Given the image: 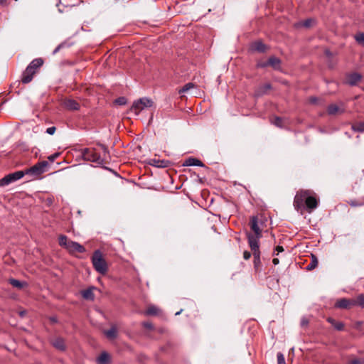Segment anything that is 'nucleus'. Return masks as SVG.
Wrapping results in <instances>:
<instances>
[{"label": "nucleus", "mask_w": 364, "mask_h": 364, "mask_svg": "<svg viewBox=\"0 0 364 364\" xmlns=\"http://www.w3.org/2000/svg\"><path fill=\"white\" fill-rule=\"evenodd\" d=\"M251 255H251L250 252H249V251H247V250H245V251H244V252H243V258H244V259H245V260H248L249 259H250Z\"/></svg>", "instance_id": "obj_46"}, {"label": "nucleus", "mask_w": 364, "mask_h": 364, "mask_svg": "<svg viewBox=\"0 0 364 364\" xmlns=\"http://www.w3.org/2000/svg\"><path fill=\"white\" fill-rule=\"evenodd\" d=\"M251 230L254 232L253 235H262V230L258 225V218L257 216H252L250 222Z\"/></svg>", "instance_id": "obj_15"}, {"label": "nucleus", "mask_w": 364, "mask_h": 364, "mask_svg": "<svg viewBox=\"0 0 364 364\" xmlns=\"http://www.w3.org/2000/svg\"><path fill=\"white\" fill-rule=\"evenodd\" d=\"M50 321L52 322V323H57L58 322V319L56 317H50Z\"/></svg>", "instance_id": "obj_51"}, {"label": "nucleus", "mask_w": 364, "mask_h": 364, "mask_svg": "<svg viewBox=\"0 0 364 364\" xmlns=\"http://www.w3.org/2000/svg\"><path fill=\"white\" fill-rule=\"evenodd\" d=\"M356 42L364 46V33H358L355 36Z\"/></svg>", "instance_id": "obj_34"}, {"label": "nucleus", "mask_w": 364, "mask_h": 364, "mask_svg": "<svg viewBox=\"0 0 364 364\" xmlns=\"http://www.w3.org/2000/svg\"><path fill=\"white\" fill-rule=\"evenodd\" d=\"M59 245L65 249L70 255H74L76 252L84 253L86 250L80 243L70 240L66 235H60L58 237Z\"/></svg>", "instance_id": "obj_1"}, {"label": "nucleus", "mask_w": 364, "mask_h": 364, "mask_svg": "<svg viewBox=\"0 0 364 364\" xmlns=\"http://www.w3.org/2000/svg\"><path fill=\"white\" fill-rule=\"evenodd\" d=\"M23 172L25 173V175L31 174L35 176H38L44 173V170L41 169V167H40L38 164H36L31 168L23 171Z\"/></svg>", "instance_id": "obj_16"}, {"label": "nucleus", "mask_w": 364, "mask_h": 364, "mask_svg": "<svg viewBox=\"0 0 364 364\" xmlns=\"http://www.w3.org/2000/svg\"><path fill=\"white\" fill-rule=\"evenodd\" d=\"M352 129L354 131L358 132H364V122H358V123L354 124L352 126Z\"/></svg>", "instance_id": "obj_32"}, {"label": "nucleus", "mask_w": 364, "mask_h": 364, "mask_svg": "<svg viewBox=\"0 0 364 364\" xmlns=\"http://www.w3.org/2000/svg\"><path fill=\"white\" fill-rule=\"evenodd\" d=\"M277 358L278 364H286L285 358L282 353H278Z\"/></svg>", "instance_id": "obj_38"}, {"label": "nucleus", "mask_w": 364, "mask_h": 364, "mask_svg": "<svg viewBox=\"0 0 364 364\" xmlns=\"http://www.w3.org/2000/svg\"><path fill=\"white\" fill-rule=\"evenodd\" d=\"M345 112V108L341 104V106H338L336 104H331L328 106L327 112L330 115H336L338 114H342Z\"/></svg>", "instance_id": "obj_14"}, {"label": "nucleus", "mask_w": 364, "mask_h": 364, "mask_svg": "<svg viewBox=\"0 0 364 364\" xmlns=\"http://www.w3.org/2000/svg\"><path fill=\"white\" fill-rule=\"evenodd\" d=\"M110 356L107 352H102L97 358L98 364H109Z\"/></svg>", "instance_id": "obj_23"}, {"label": "nucleus", "mask_w": 364, "mask_h": 364, "mask_svg": "<svg viewBox=\"0 0 364 364\" xmlns=\"http://www.w3.org/2000/svg\"><path fill=\"white\" fill-rule=\"evenodd\" d=\"M272 262L274 265H277L279 263V260L277 258H274L272 260Z\"/></svg>", "instance_id": "obj_50"}, {"label": "nucleus", "mask_w": 364, "mask_h": 364, "mask_svg": "<svg viewBox=\"0 0 364 364\" xmlns=\"http://www.w3.org/2000/svg\"><path fill=\"white\" fill-rule=\"evenodd\" d=\"M181 311H178V312L176 313V315H178V314H180Z\"/></svg>", "instance_id": "obj_55"}, {"label": "nucleus", "mask_w": 364, "mask_h": 364, "mask_svg": "<svg viewBox=\"0 0 364 364\" xmlns=\"http://www.w3.org/2000/svg\"><path fill=\"white\" fill-rule=\"evenodd\" d=\"M258 65L262 68H264L269 65L272 67L273 69L276 70H279L281 69V60L277 57L272 56L268 59L267 62L260 63Z\"/></svg>", "instance_id": "obj_9"}, {"label": "nucleus", "mask_w": 364, "mask_h": 364, "mask_svg": "<svg viewBox=\"0 0 364 364\" xmlns=\"http://www.w3.org/2000/svg\"><path fill=\"white\" fill-rule=\"evenodd\" d=\"M91 260L94 269L98 273L101 274L107 273L108 270L107 264L100 250H97L93 252Z\"/></svg>", "instance_id": "obj_3"}, {"label": "nucleus", "mask_w": 364, "mask_h": 364, "mask_svg": "<svg viewBox=\"0 0 364 364\" xmlns=\"http://www.w3.org/2000/svg\"><path fill=\"white\" fill-rule=\"evenodd\" d=\"M309 191L299 190L296 192L294 198V207L297 211L302 212L305 209V203Z\"/></svg>", "instance_id": "obj_4"}, {"label": "nucleus", "mask_w": 364, "mask_h": 364, "mask_svg": "<svg viewBox=\"0 0 364 364\" xmlns=\"http://www.w3.org/2000/svg\"><path fill=\"white\" fill-rule=\"evenodd\" d=\"M59 156H60V153L59 152H56V153H54L53 154H51L50 156H49L48 157V159L50 162H53Z\"/></svg>", "instance_id": "obj_42"}, {"label": "nucleus", "mask_w": 364, "mask_h": 364, "mask_svg": "<svg viewBox=\"0 0 364 364\" xmlns=\"http://www.w3.org/2000/svg\"><path fill=\"white\" fill-rule=\"evenodd\" d=\"M284 251V248L282 246H277L275 247L274 252H277V255L279 254V252H282ZM274 255H275V252H274Z\"/></svg>", "instance_id": "obj_47"}, {"label": "nucleus", "mask_w": 364, "mask_h": 364, "mask_svg": "<svg viewBox=\"0 0 364 364\" xmlns=\"http://www.w3.org/2000/svg\"><path fill=\"white\" fill-rule=\"evenodd\" d=\"M282 119L279 117H275L272 121V123L279 127H282Z\"/></svg>", "instance_id": "obj_37"}, {"label": "nucleus", "mask_w": 364, "mask_h": 364, "mask_svg": "<svg viewBox=\"0 0 364 364\" xmlns=\"http://www.w3.org/2000/svg\"><path fill=\"white\" fill-rule=\"evenodd\" d=\"M309 321L306 317H303L301 320V326L306 327L309 324Z\"/></svg>", "instance_id": "obj_45"}, {"label": "nucleus", "mask_w": 364, "mask_h": 364, "mask_svg": "<svg viewBox=\"0 0 364 364\" xmlns=\"http://www.w3.org/2000/svg\"><path fill=\"white\" fill-rule=\"evenodd\" d=\"M252 48L259 53H264L266 50V46L262 41H256L252 43Z\"/></svg>", "instance_id": "obj_25"}, {"label": "nucleus", "mask_w": 364, "mask_h": 364, "mask_svg": "<svg viewBox=\"0 0 364 364\" xmlns=\"http://www.w3.org/2000/svg\"><path fill=\"white\" fill-rule=\"evenodd\" d=\"M309 101L311 103L315 104L317 102V98L315 97H310Z\"/></svg>", "instance_id": "obj_49"}, {"label": "nucleus", "mask_w": 364, "mask_h": 364, "mask_svg": "<svg viewBox=\"0 0 364 364\" xmlns=\"http://www.w3.org/2000/svg\"><path fill=\"white\" fill-rule=\"evenodd\" d=\"M161 309L154 305L149 306L145 311L146 316H156L159 314Z\"/></svg>", "instance_id": "obj_24"}, {"label": "nucleus", "mask_w": 364, "mask_h": 364, "mask_svg": "<svg viewBox=\"0 0 364 364\" xmlns=\"http://www.w3.org/2000/svg\"><path fill=\"white\" fill-rule=\"evenodd\" d=\"M127 99L124 97H120L115 100V103L119 105H124L127 104Z\"/></svg>", "instance_id": "obj_40"}, {"label": "nucleus", "mask_w": 364, "mask_h": 364, "mask_svg": "<svg viewBox=\"0 0 364 364\" xmlns=\"http://www.w3.org/2000/svg\"><path fill=\"white\" fill-rule=\"evenodd\" d=\"M7 3V0H0V5L5 6Z\"/></svg>", "instance_id": "obj_52"}, {"label": "nucleus", "mask_w": 364, "mask_h": 364, "mask_svg": "<svg viewBox=\"0 0 364 364\" xmlns=\"http://www.w3.org/2000/svg\"><path fill=\"white\" fill-rule=\"evenodd\" d=\"M352 306H355L354 299H348L343 298L338 299L335 304V307L338 309H348L351 308Z\"/></svg>", "instance_id": "obj_11"}, {"label": "nucleus", "mask_w": 364, "mask_h": 364, "mask_svg": "<svg viewBox=\"0 0 364 364\" xmlns=\"http://www.w3.org/2000/svg\"><path fill=\"white\" fill-rule=\"evenodd\" d=\"M272 89V85L269 83H266L259 86L255 90V95L256 97H260L267 92L268 90Z\"/></svg>", "instance_id": "obj_19"}, {"label": "nucleus", "mask_w": 364, "mask_h": 364, "mask_svg": "<svg viewBox=\"0 0 364 364\" xmlns=\"http://www.w3.org/2000/svg\"><path fill=\"white\" fill-rule=\"evenodd\" d=\"M261 237H262V235H253L251 232L247 233L248 245H249L252 253L260 252L259 239L261 238Z\"/></svg>", "instance_id": "obj_7"}, {"label": "nucleus", "mask_w": 364, "mask_h": 364, "mask_svg": "<svg viewBox=\"0 0 364 364\" xmlns=\"http://www.w3.org/2000/svg\"><path fill=\"white\" fill-rule=\"evenodd\" d=\"M326 55H331V53H330V52H329V51H326Z\"/></svg>", "instance_id": "obj_54"}, {"label": "nucleus", "mask_w": 364, "mask_h": 364, "mask_svg": "<svg viewBox=\"0 0 364 364\" xmlns=\"http://www.w3.org/2000/svg\"><path fill=\"white\" fill-rule=\"evenodd\" d=\"M105 168H106V169H107V170H109V171H112V172H113V173H115L113 170H112L111 168H107V167H105Z\"/></svg>", "instance_id": "obj_53"}, {"label": "nucleus", "mask_w": 364, "mask_h": 364, "mask_svg": "<svg viewBox=\"0 0 364 364\" xmlns=\"http://www.w3.org/2000/svg\"><path fill=\"white\" fill-rule=\"evenodd\" d=\"M105 333L108 338L113 339L117 336V329L114 327H112L106 331Z\"/></svg>", "instance_id": "obj_31"}, {"label": "nucleus", "mask_w": 364, "mask_h": 364, "mask_svg": "<svg viewBox=\"0 0 364 364\" xmlns=\"http://www.w3.org/2000/svg\"><path fill=\"white\" fill-rule=\"evenodd\" d=\"M312 22H313V20H312V19H311V18H308V19L305 20V21L302 23V25H303V26L308 28V27H310V26H311V25Z\"/></svg>", "instance_id": "obj_43"}, {"label": "nucleus", "mask_w": 364, "mask_h": 364, "mask_svg": "<svg viewBox=\"0 0 364 364\" xmlns=\"http://www.w3.org/2000/svg\"><path fill=\"white\" fill-rule=\"evenodd\" d=\"M194 87H195V84H193V82L186 83L182 88H181L178 90V92L180 94L186 92L188 91L190 89L193 88Z\"/></svg>", "instance_id": "obj_33"}, {"label": "nucleus", "mask_w": 364, "mask_h": 364, "mask_svg": "<svg viewBox=\"0 0 364 364\" xmlns=\"http://www.w3.org/2000/svg\"><path fill=\"white\" fill-rule=\"evenodd\" d=\"M347 364H364V358H353L349 360Z\"/></svg>", "instance_id": "obj_36"}, {"label": "nucleus", "mask_w": 364, "mask_h": 364, "mask_svg": "<svg viewBox=\"0 0 364 364\" xmlns=\"http://www.w3.org/2000/svg\"><path fill=\"white\" fill-rule=\"evenodd\" d=\"M318 265V259L315 255H311V262L306 267V269L308 271H311L314 269Z\"/></svg>", "instance_id": "obj_26"}, {"label": "nucleus", "mask_w": 364, "mask_h": 364, "mask_svg": "<svg viewBox=\"0 0 364 364\" xmlns=\"http://www.w3.org/2000/svg\"><path fill=\"white\" fill-rule=\"evenodd\" d=\"M94 287H90L81 291L82 297L86 300L93 301L95 294L93 293Z\"/></svg>", "instance_id": "obj_22"}, {"label": "nucleus", "mask_w": 364, "mask_h": 364, "mask_svg": "<svg viewBox=\"0 0 364 364\" xmlns=\"http://www.w3.org/2000/svg\"><path fill=\"white\" fill-rule=\"evenodd\" d=\"M40 167H41V169L44 170V172L46 171V168L49 165L48 162L47 161H42L38 163H37Z\"/></svg>", "instance_id": "obj_41"}, {"label": "nucleus", "mask_w": 364, "mask_h": 364, "mask_svg": "<svg viewBox=\"0 0 364 364\" xmlns=\"http://www.w3.org/2000/svg\"><path fill=\"white\" fill-rule=\"evenodd\" d=\"M9 284L14 287H16L18 289H22L26 285L25 282H22L16 279H10Z\"/></svg>", "instance_id": "obj_29"}, {"label": "nucleus", "mask_w": 364, "mask_h": 364, "mask_svg": "<svg viewBox=\"0 0 364 364\" xmlns=\"http://www.w3.org/2000/svg\"><path fill=\"white\" fill-rule=\"evenodd\" d=\"M34 129H35L34 133H36V134L38 133L39 132L41 133L44 132L43 129L40 126L35 127ZM55 130H56L55 127H48V129H46L45 132L49 135H53V134H54Z\"/></svg>", "instance_id": "obj_28"}, {"label": "nucleus", "mask_w": 364, "mask_h": 364, "mask_svg": "<svg viewBox=\"0 0 364 364\" xmlns=\"http://www.w3.org/2000/svg\"><path fill=\"white\" fill-rule=\"evenodd\" d=\"M327 321L330 323L336 330L342 331L344 328V324L342 322L336 321L333 318H328Z\"/></svg>", "instance_id": "obj_27"}, {"label": "nucleus", "mask_w": 364, "mask_h": 364, "mask_svg": "<svg viewBox=\"0 0 364 364\" xmlns=\"http://www.w3.org/2000/svg\"><path fill=\"white\" fill-rule=\"evenodd\" d=\"M52 345L58 350L60 351H65L66 350V346L65 341L63 338H56L53 342Z\"/></svg>", "instance_id": "obj_21"}, {"label": "nucleus", "mask_w": 364, "mask_h": 364, "mask_svg": "<svg viewBox=\"0 0 364 364\" xmlns=\"http://www.w3.org/2000/svg\"><path fill=\"white\" fill-rule=\"evenodd\" d=\"M142 325L144 328H148L149 330L154 329V326L151 322H143Z\"/></svg>", "instance_id": "obj_44"}, {"label": "nucleus", "mask_w": 364, "mask_h": 364, "mask_svg": "<svg viewBox=\"0 0 364 364\" xmlns=\"http://www.w3.org/2000/svg\"><path fill=\"white\" fill-rule=\"evenodd\" d=\"M149 164L156 168H166L170 166L171 162L168 160H161L156 158H154L149 159Z\"/></svg>", "instance_id": "obj_12"}, {"label": "nucleus", "mask_w": 364, "mask_h": 364, "mask_svg": "<svg viewBox=\"0 0 364 364\" xmlns=\"http://www.w3.org/2000/svg\"><path fill=\"white\" fill-rule=\"evenodd\" d=\"M137 148H139V150H141V146H138Z\"/></svg>", "instance_id": "obj_56"}, {"label": "nucleus", "mask_w": 364, "mask_h": 364, "mask_svg": "<svg viewBox=\"0 0 364 364\" xmlns=\"http://www.w3.org/2000/svg\"><path fill=\"white\" fill-rule=\"evenodd\" d=\"M318 206V200L317 199L311 196L310 193H308L307 198L305 203V208H306L309 213H311L312 210L316 208Z\"/></svg>", "instance_id": "obj_13"}, {"label": "nucleus", "mask_w": 364, "mask_h": 364, "mask_svg": "<svg viewBox=\"0 0 364 364\" xmlns=\"http://www.w3.org/2000/svg\"><path fill=\"white\" fill-rule=\"evenodd\" d=\"M355 306H359L364 308V294H359L356 299H354Z\"/></svg>", "instance_id": "obj_30"}, {"label": "nucleus", "mask_w": 364, "mask_h": 364, "mask_svg": "<svg viewBox=\"0 0 364 364\" xmlns=\"http://www.w3.org/2000/svg\"><path fill=\"white\" fill-rule=\"evenodd\" d=\"M25 176L23 171L9 173L0 179V187H4L21 179Z\"/></svg>", "instance_id": "obj_5"}, {"label": "nucleus", "mask_w": 364, "mask_h": 364, "mask_svg": "<svg viewBox=\"0 0 364 364\" xmlns=\"http://www.w3.org/2000/svg\"><path fill=\"white\" fill-rule=\"evenodd\" d=\"M61 46H60V45H58L55 48V50L53 51V55H55L58 51H60L61 50Z\"/></svg>", "instance_id": "obj_48"}, {"label": "nucleus", "mask_w": 364, "mask_h": 364, "mask_svg": "<svg viewBox=\"0 0 364 364\" xmlns=\"http://www.w3.org/2000/svg\"><path fill=\"white\" fill-rule=\"evenodd\" d=\"M153 105L151 100L147 97L140 98L139 100L134 102L131 111L135 114L138 115L139 112L145 108L150 107Z\"/></svg>", "instance_id": "obj_6"}, {"label": "nucleus", "mask_w": 364, "mask_h": 364, "mask_svg": "<svg viewBox=\"0 0 364 364\" xmlns=\"http://www.w3.org/2000/svg\"><path fill=\"white\" fill-rule=\"evenodd\" d=\"M74 43L73 42H70L69 40H66L63 42H62L61 43H60V46H61V48L63 49V48H70V46H72Z\"/></svg>", "instance_id": "obj_39"}, {"label": "nucleus", "mask_w": 364, "mask_h": 364, "mask_svg": "<svg viewBox=\"0 0 364 364\" xmlns=\"http://www.w3.org/2000/svg\"><path fill=\"white\" fill-rule=\"evenodd\" d=\"M348 203L352 207L362 206L364 205V198L361 200H350Z\"/></svg>", "instance_id": "obj_35"}, {"label": "nucleus", "mask_w": 364, "mask_h": 364, "mask_svg": "<svg viewBox=\"0 0 364 364\" xmlns=\"http://www.w3.org/2000/svg\"><path fill=\"white\" fill-rule=\"evenodd\" d=\"M183 166H195L203 167V166H204V164H203V163L200 160H199V159H198L196 158L190 157V158L187 159L183 163Z\"/></svg>", "instance_id": "obj_18"}, {"label": "nucleus", "mask_w": 364, "mask_h": 364, "mask_svg": "<svg viewBox=\"0 0 364 364\" xmlns=\"http://www.w3.org/2000/svg\"><path fill=\"white\" fill-rule=\"evenodd\" d=\"M43 64V60L42 58L33 60L23 73L21 82L24 84L30 82L33 80V75L37 73L38 69L40 68Z\"/></svg>", "instance_id": "obj_2"}, {"label": "nucleus", "mask_w": 364, "mask_h": 364, "mask_svg": "<svg viewBox=\"0 0 364 364\" xmlns=\"http://www.w3.org/2000/svg\"><path fill=\"white\" fill-rule=\"evenodd\" d=\"M253 265L255 272H260L262 270L261 252H253Z\"/></svg>", "instance_id": "obj_17"}, {"label": "nucleus", "mask_w": 364, "mask_h": 364, "mask_svg": "<svg viewBox=\"0 0 364 364\" xmlns=\"http://www.w3.org/2000/svg\"><path fill=\"white\" fill-rule=\"evenodd\" d=\"M64 106L70 110H78L80 109L79 103L73 99H68L64 101Z\"/></svg>", "instance_id": "obj_20"}, {"label": "nucleus", "mask_w": 364, "mask_h": 364, "mask_svg": "<svg viewBox=\"0 0 364 364\" xmlns=\"http://www.w3.org/2000/svg\"><path fill=\"white\" fill-rule=\"evenodd\" d=\"M362 75L358 73H352L346 75V83L350 85L355 86L361 80Z\"/></svg>", "instance_id": "obj_10"}, {"label": "nucleus", "mask_w": 364, "mask_h": 364, "mask_svg": "<svg viewBox=\"0 0 364 364\" xmlns=\"http://www.w3.org/2000/svg\"><path fill=\"white\" fill-rule=\"evenodd\" d=\"M83 157L88 161L95 162L97 164H101L102 162V159L101 157L97 155L96 153L91 151L90 149L85 148L82 151Z\"/></svg>", "instance_id": "obj_8"}]
</instances>
